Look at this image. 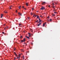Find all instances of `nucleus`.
<instances>
[{"label": "nucleus", "instance_id": "obj_1", "mask_svg": "<svg viewBox=\"0 0 60 60\" xmlns=\"http://www.w3.org/2000/svg\"><path fill=\"white\" fill-rule=\"evenodd\" d=\"M39 21L38 22V23H39V24L38 25V26H40L41 24V19L40 18H39Z\"/></svg>", "mask_w": 60, "mask_h": 60}, {"label": "nucleus", "instance_id": "obj_2", "mask_svg": "<svg viewBox=\"0 0 60 60\" xmlns=\"http://www.w3.org/2000/svg\"><path fill=\"white\" fill-rule=\"evenodd\" d=\"M45 7H41V8L40 9L41 10H43L44 9L45 10Z\"/></svg>", "mask_w": 60, "mask_h": 60}, {"label": "nucleus", "instance_id": "obj_3", "mask_svg": "<svg viewBox=\"0 0 60 60\" xmlns=\"http://www.w3.org/2000/svg\"><path fill=\"white\" fill-rule=\"evenodd\" d=\"M20 54H19V57H17V58H19L18 60H19V59L20 58Z\"/></svg>", "mask_w": 60, "mask_h": 60}, {"label": "nucleus", "instance_id": "obj_4", "mask_svg": "<svg viewBox=\"0 0 60 60\" xmlns=\"http://www.w3.org/2000/svg\"><path fill=\"white\" fill-rule=\"evenodd\" d=\"M43 3H42V5H44V4H46V2H43Z\"/></svg>", "mask_w": 60, "mask_h": 60}, {"label": "nucleus", "instance_id": "obj_5", "mask_svg": "<svg viewBox=\"0 0 60 60\" xmlns=\"http://www.w3.org/2000/svg\"><path fill=\"white\" fill-rule=\"evenodd\" d=\"M18 14H19L20 15H21V16H22V14H20V13H18Z\"/></svg>", "mask_w": 60, "mask_h": 60}, {"label": "nucleus", "instance_id": "obj_6", "mask_svg": "<svg viewBox=\"0 0 60 60\" xmlns=\"http://www.w3.org/2000/svg\"><path fill=\"white\" fill-rule=\"evenodd\" d=\"M19 26H20V27H21V26H22L21 25V24H19Z\"/></svg>", "mask_w": 60, "mask_h": 60}, {"label": "nucleus", "instance_id": "obj_7", "mask_svg": "<svg viewBox=\"0 0 60 60\" xmlns=\"http://www.w3.org/2000/svg\"><path fill=\"white\" fill-rule=\"evenodd\" d=\"M14 53L15 54V55L16 56H17V55L16 54V52H14Z\"/></svg>", "mask_w": 60, "mask_h": 60}, {"label": "nucleus", "instance_id": "obj_8", "mask_svg": "<svg viewBox=\"0 0 60 60\" xmlns=\"http://www.w3.org/2000/svg\"><path fill=\"white\" fill-rule=\"evenodd\" d=\"M25 41H26V39L24 38L23 39V41L24 42Z\"/></svg>", "mask_w": 60, "mask_h": 60}, {"label": "nucleus", "instance_id": "obj_9", "mask_svg": "<svg viewBox=\"0 0 60 60\" xmlns=\"http://www.w3.org/2000/svg\"><path fill=\"white\" fill-rule=\"evenodd\" d=\"M21 51L22 52H24V50L22 49L21 50Z\"/></svg>", "mask_w": 60, "mask_h": 60}, {"label": "nucleus", "instance_id": "obj_10", "mask_svg": "<svg viewBox=\"0 0 60 60\" xmlns=\"http://www.w3.org/2000/svg\"><path fill=\"white\" fill-rule=\"evenodd\" d=\"M26 38H27V39H29V37H27V36H26Z\"/></svg>", "mask_w": 60, "mask_h": 60}, {"label": "nucleus", "instance_id": "obj_11", "mask_svg": "<svg viewBox=\"0 0 60 60\" xmlns=\"http://www.w3.org/2000/svg\"><path fill=\"white\" fill-rule=\"evenodd\" d=\"M21 6H20L19 7V9H20V8H21Z\"/></svg>", "mask_w": 60, "mask_h": 60}, {"label": "nucleus", "instance_id": "obj_12", "mask_svg": "<svg viewBox=\"0 0 60 60\" xmlns=\"http://www.w3.org/2000/svg\"><path fill=\"white\" fill-rule=\"evenodd\" d=\"M3 15H3V14H1V18H2L3 17Z\"/></svg>", "mask_w": 60, "mask_h": 60}, {"label": "nucleus", "instance_id": "obj_13", "mask_svg": "<svg viewBox=\"0 0 60 60\" xmlns=\"http://www.w3.org/2000/svg\"><path fill=\"white\" fill-rule=\"evenodd\" d=\"M26 6H28V4H27V3H26Z\"/></svg>", "mask_w": 60, "mask_h": 60}, {"label": "nucleus", "instance_id": "obj_14", "mask_svg": "<svg viewBox=\"0 0 60 60\" xmlns=\"http://www.w3.org/2000/svg\"><path fill=\"white\" fill-rule=\"evenodd\" d=\"M6 29H7L8 28V26H7L6 27Z\"/></svg>", "mask_w": 60, "mask_h": 60}, {"label": "nucleus", "instance_id": "obj_15", "mask_svg": "<svg viewBox=\"0 0 60 60\" xmlns=\"http://www.w3.org/2000/svg\"><path fill=\"white\" fill-rule=\"evenodd\" d=\"M11 7H12V6H10V9H11Z\"/></svg>", "mask_w": 60, "mask_h": 60}, {"label": "nucleus", "instance_id": "obj_16", "mask_svg": "<svg viewBox=\"0 0 60 60\" xmlns=\"http://www.w3.org/2000/svg\"><path fill=\"white\" fill-rule=\"evenodd\" d=\"M45 24L44 23H43V26H45Z\"/></svg>", "mask_w": 60, "mask_h": 60}, {"label": "nucleus", "instance_id": "obj_17", "mask_svg": "<svg viewBox=\"0 0 60 60\" xmlns=\"http://www.w3.org/2000/svg\"><path fill=\"white\" fill-rule=\"evenodd\" d=\"M39 16H37V19H39Z\"/></svg>", "mask_w": 60, "mask_h": 60}, {"label": "nucleus", "instance_id": "obj_18", "mask_svg": "<svg viewBox=\"0 0 60 60\" xmlns=\"http://www.w3.org/2000/svg\"><path fill=\"white\" fill-rule=\"evenodd\" d=\"M4 13H7V12H6V11H4Z\"/></svg>", "mask_w": 60, "mask_h": 60}, {"label": "nucleus", "instance_id": "obj_19", "mask_svg": "<svg viewBox=\"0 0 60 60\" xmlns=\"http://www.w3.org/2000/svg\"><path fill=\"white\" fill-rule=\"evenodd\" d=\"M53 7H52V8H53V9H55V6H53Z\"/></svg>", "mask_w": 60, "mask_h": 60}, {"label": "nucleus", "instance_id": "obj_20", "mask_svg": "<svg viewBox=\"0 0 60 60\" xmlns=\"http://www.w3.org/2000/svg\"><path fill=\"white\" fill-rule=\"evenodd\" d=\"M31 31L32 32H33V30L32 29L31 30Z\"/></svg>", "mask_w": 60, "mask_h": 60}, {"label": "nucleus", "instance_id": "obj_21", "mask_svg": "<svg viewBox=\"0 0 60 60\" xmlns=\"http://www.w3.org/2000/svg\"><path fill=\"white\" fill-rule=\"evenodd\" d=\"M2 34H5L4 32H2Z\"/></svg>", "mask_w": 60, "mask_h": 60}, {"label": "nucleus", "instance_id": "obj_22", "mask_svg": "<svg viewBox=\"0 0 60 60\" xmlns=\"http://www.w3.org/2000/svg\"><path fill=\"white\" fill-rule=\"evenodd\" d=\"M54 13H57V12H54Z\"/></svg>", "mask_w": 60, "mask_h": 60}, {"label": "nucleus", "instance_id": "obj_23", "mask_svg": "<svg viewBox=\"0 0 60 60\" xmlns=\"http://www.w3.org/2000/svg\"><path fill=\"white\" fill-rule=\"evenodd\" d=\"M16 59H17V58H15L14 59V60H16Z\"/></svg>", "mask_w": 60, "mask_h": 60}, {"label": "nucleus", "instance_id": "obj_24", "mask_svg": "<svg viewBox=\"0 0 60 60\" xmlns=\"http://www.w3.org/2000/svg\"><path fill=\"white\" fill-rule=\"evenodd\" d=\"M48 19H49V16H48V17H47Z\"/></svg>", "mask_w": 60, "mask_h": 60}, {"label": "nucleus", "instance_id": "obj_25", "mask_svg": "<svg viewBox=\"0 0 60 60\" xmlns=\"http://www.w3.org/2000/svg\"><path fill=\"white\" fill-rule=\"evenodd\" d=\"M50 20V21H52V19H51Z\"/></svg>", "mask_w": 60, "mask_h": 60}, {"label": "nucleus", "instance_id": "obj_26", "mask_svg": "<svg viewBox=\"0 0 60 60\" xmlns=\"http://www.w3.org/2000/svg\"><path fill=\"white\" fill-rule=\"evenodd\" d=\"M47 21H48V22H49V20H48V19H47Z\"/></svg>", "mask_w": 60, "mask_h": 60}, {"label": "nucleus", "instance_id": "obj_27", "mask_svg": "<svg viewBox=\"0 0 60 60\" xmlns=\"http://www.w3.org/2000/svg\"><path fill=\"white\" fill-rule=\"evenodd\" d=\"M52 4L53 5V6L54 5V3H52Z\"/></svg>", "mask_w": 60, "mask_h": 60}, {"label": "nucleus", "instance_id": "obj_28", "mask_svg": "<svg viewBox=\"0 0 60 60\" xmlns=\"http://www.w3.org/2000/svg\"><path fill=\"white\" fill-rule=\"evenodd\" d=\"M52 15H53V16H55V15L54 14H52Z\"/></svg>", "mask_w": 60, "mask_h": 60}, {"label": "nucleus", "instance_id": "obj_29", "mask_svg": "<svg viewBox=\"0 0 60 60\" xmlns=\"http://www.w3.org/2000/svg\"><path fill=\"white\" fill-rule=\"evenodd\" d=\"M33 13H32V12H31V15H33Z\"/></svg>", "mask_w": 60, "mask_h": 60}, {"label": "nucleus", "instance_id": "obj_30", "mask_svg": "<svg viewBox=\"0 0 60 60\" xmlns=\"http://www.w3.org/2000/svg\"><path fill=\"white\" fill-rule=\"evenodd\" d=\"M28 19H30V17H29L28 18Z\"/></svg>", "mask_w": 60, "mask_h": 60}, {"label": "nucleus", "instance_id": "obj_31", "mask_svg": "<svg viewBox=\"0 0 60 60\" xmlns=\"http://www.w3.org/2000/svg\"><path fill=\"white\" fill-rule=\"evenodd\" d=\"M21 42H23V41H23V40H21Z\"/></svg>", "mask_w": 60, "mask_h": 60}, {"label": "nucleus", "instance_id": "obj_32", "mask_svg": "<svg viewBox=\"0 0 60 60\" xmlns=\"http://www.w3.org/2000/svg\"><path fill=\"white\" fill-rule=\"evenodd\" d=\"M49 7H50V5H49L48 6Z\"/></svg>", "mask_w": 60, "mask_h": 60}, {"label": "nucleus", "instance_id": "obj_33", "mask_svg": "<svg viewBox=\"0 0 60 60\" xmlns=\"http://www.w3.org/2000/svg\"><path fill=\"white\" fill-rule=\"evenodd\" d=\"M38 20H37V21H36V22H38Z\"/></svg>", "mask_w": 60, "mask_h": 60}, {"label": "nucleus", "instance_id": "obj_34", "mask_svg": "<svg viewBox=\"0 0 60 60\" xmlns=\"http://www.w3.org/2000/svg\"><path fill=\"white\" fill-rule=\"evenodd\" d=\"M20 38H22V36H21L20 37Z\"/></svg>", "mask_w": 60, "mask_h": 60}, {"label": "nucleus", "instance_id": "obj_35", "mask_svg": "<svg viewBox=\"0 0 60 60\" xmlns=\"http://www.w3.org/2000/svg\"><path fill=\"white\" fill-rule=\"evenodd\" d=\"M4 30H6V28H4Z\"/></svg>", "mask_w": 60, "mask_h": 60}, {"label": "nucleus", "instance_id": "obj_36", "mask_svg": "<svg viewBox=\"0 0 60 60\" xmlns=\"http://www.w3.org/2000/svg\"><path fill=\"white\" fill-rule=\"evenodd\" d=\"M31 45H33V43H31Z\"/></svg>", "mask_w": 60, "mask_h": 60}, {"label": "nucleus", "instance_id": "obj_37", "mask_svg": "<svg viewBox=\"0 0 60 60\" xmlns=\"http://www.w3.org/2000/svg\"><path fill=\"white\" fill-rule=\"evenodd\" d=\"M22 58H23V59H25V58L24 57H22Z\"/></svg>", "mask_w": 60, "mask_h": 60}, {"label": "nucleus", "instance_id": "obj_38", "mask_svg": "<svg viewBox=\"0 0 60 60\" xmlns=\"http://www.w3.org/2000/svg\"><path fill=\"white\" fill-rule=\"evenodd\" d=\"M34 8H32V10H34Z\"/></svg>", "mask_w": 60, "mask_h": 60}, {"label": "nucleus", "instance_id": "obj_39", "mask_svg": "<svg viewBox=\"0 0 60 60\" xmlns=\"http://www.w3.org/2000/svg\"><path fill=\"white\" fill-rule=\"evenodd\" d=\"M17 10H16V12L17 13Z\"/></svg>", "mask_w": 60, "mask_h": 60}, {"label": "nucleus", "instance_id": "obj_40", "mask_svg": "<svg viewBox=\"0 0 60 60\" xmlns=\"http://www.w3.org/2000/svg\"><path fill=\"white\" fill-rule=\"evenodd\" d=\"M35 16V15H34L33 16V17H34Z\"/></svg>", "mask_w": 60, "mask_h": 60}, {"label": "nucleus", "instance_id": "obj_41", "mask_svg": "<svg viewBox=\"0 0 60 60\" xmlns=\"http://www.w3.org/2000/svg\"><path fill=\"white\" fill-rule=\"evenodd\" d=\"M24 9H25V10H26V8H24Z\"/></svg>", "mask_w": 60, "mask_h": 60}, {"label": "nucleus", "instance_id": "obj_42", "mask_svg": "<svg viewBox=\"0 0 60 60\" xmlns=\"http://www.w3.org/2000/svg\"><path fill=\"white\" fill-rule=\"evenodd\" d=\"M37 16V15H35V17H36Z\"/></svg>", "mask_w": 60, "mask_h": 60}, {"label": "nucleus", "instance_id": "obj_43", "mask_svg": "<svg viewBox=\"0 0 60 60\" xmlns=\"http://www.w3.org/2000/svg\"><path fill=\"white\" fill-rule=\"evenodd\" d=\"M28 34H29V35H30V33H29Z\"/></svg>", "mask_w": 60, "mask_h": 60}, {"label": "nucleus", "instance_id": "obj_44", "mask_svg": "<svg viewBox=\"0 0 60 60\" xmlns=\"http://www.w3.org/2000/svg\"><path fill=\"white\" fill-rule=\"evenodd\" d=\"M29 37H31V36H30V35H29Z\"/></svg>", "mask_w": 60, "mask_h": 60}, {"label": "nucleus", "instance_id": "obj_45", "mask_svg": "<svg viewBox=\"0 0 60 60\" xmlns=\"http://www.w3.org/2000/svg\"><path fill=\"white\" fill-rule=\"evenodd\" d=\"M22 8H24V6H22Z\"/></svg>", "mask_w": 60, "mask_h": 60}, {"label": "nucleus", "instance_id": "obj_46", "mask_svg": "<svg viewBox=\"0 0 60 60\" xmlns=\"http://www.w3.org/2000/svg\"><path fill=\"white\" fill-rule=\"evenodd\" d=\"M23 32L24 33H25V31H23Z\"/></svg>", "mask_w": 60, "mask_h": 60}, {"label": "nucleus", "instance_id": "obj_47", "mask_svg": "<svg viewBox=\"0 0 60 60\" xmlns=\"http://www.w3.org/2000/svg\"><path fill=\"white\" fill-rule=\"evenodd\" d=\"M24 57V56H22V57Z\"/></svg>", "mask_w": 60, "mask_h": 60}, {"label": "nucleus", "instance_id": "obj_48", "mask_svg": "<svg viewBox=\"0 0 60 60\" xmlns=\"http://www.w3.org/2000/svg\"><path fill=\"white\" fill-rule=\"evenodd\" d=\"M14 50H16V49H14Z\"/></svg>", "mask_w": 60, "mask_h": 60}, {"label": "nucleus", "instance_id": "obj_49", "mask_svg": "<svg viewBox=\"0 0 60 60\" xmlns=\"http://www.w3.org/2000/svg\"><path fill=\"white\" fill-rule=\"evenodd\" d=\"M45 24H46V22H45Z\"/></svg>", "mask_w": 60, "mask_h": 60}, {"label": "nucleus", "instance_id": "obj_50", "mask_svg": "<svg viewBox=\"0 0 60 60\" xmlns=\"http://www.w3.org/2000/svg\"><path fill=\"white\" fill-rule=\"evenodd\" d=\"M37 12H38V11H37Z\"/></svg>", "mask_w": 60, "mask_h": 60}, {"label": "nucleus", "instance_id": "obj_51", "mask_svg": "<svg viewBox=\"0 0 60 60\" xmlns=\"http://www.w3.org/2000/svg\"><path fill=\"white\" fill-rule=\"evenodd\" d=\"M7 35H8V34H7Z\"/></svg>", "mask_w": 60, "mask_h": 60}, {"label": "nucleus", "instance_id": "obj_52", "mask_svg": "<svg viewBox=\"0 0 60 60\" xmlns=\"http://www.w3.org/2000/svg\"><path fill=\"white\" fill-rule=\"evenodd\" d=\"M24 44H26L24 43Z\"/></svg>", "mask_w": 60, "mask_h": 60}, {"label": "nucleus", "instance_id": "obj_53", "mask_svg": "<svg viewBox=\"0 0 60 60\" xmlns=\"http://www.w3.org/2000/svg\"><path fill=\"white\" fill-rule=\"evenodd\" d=\"M54 11H55V10H54Z\"/></svg>", "mask_w": 60, "mask_h": 60}, {"label": "nucleus", "instance_id": "obj_54", "mask_svg": "<svg viewBox=\"0 0 60 60\" xmlns=\"http://www.w3.org/2000/svg\"><path fill=\"white\" fill-rule=\"evenodd\" d=\"M45 14V13H44Z\"/></svg>", "mask_w": 60, "mask_h": 60}, {"label": "nucleus", "instance_id": "obj_55", "mask_svg": "<svg viewBox=\"0 0 60 60\" xmlns=\"http://www.w3.org/2000/svg\"><path fill=\"white\" fill-rule=\"evenodd\" d=\"M27 42H28V41H27Z\"/></svg>", "mask_w": 60, "mask_h": 60}, {"label": "nucleus", "instance_id": "obj_56", "mask_svg": "<svg viewBox=\"0 0 60 60\" xmlns=\"http://www.w3.org/2000/svg\"><path fill=\"white\" fill-rule=\"evenodd\" d=\"M25 44L26 45V43Z\"/></svg>", "mask_w": 60, "mask_h": 60}, {"label": "nucleus", "instance_id": "obj_57", "mask_svg": "<svg viewBox=\"0 0 60 60\" xmlns=\"http://www.w3.org/2000/svg\"><path fill=\"white\" fill-rule=\"evenodd\" d=\"M52 2H53V1H52Z\"/></svg>", "mask_w": 60, "mask_h": 60}, {"label": "nucleus", "instance_id": "obj_58", "mask_svg": "<svg viewBox=\"0 0 60 60\" xmlns=\"http://www.w3.org/2000/svg\"><path fill=\"white\" fill-rule=\"evenodd\" d=\"M2 1V0H1V1Z\"/></svg>", "mask_w": 60, "mask_h": 60}]
</instances>
